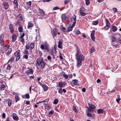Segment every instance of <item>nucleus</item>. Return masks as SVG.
<instances>
[{
  "instance_id": "412c9836",
  "label": "nucleus",
  "mask_w": 121,
  "mask_h": 121,
  "mask_svg": "<svg viewBox=\"0 0 121 121\" xmlns=\"http://www.w3.org/2000/svg\"><path fill=\"white\" fill-rule=\"evenodd\" d=\"M88 111V112H87V115L90 117H94L95 116V115L94 114H93L92 115L91 114V113H90Z\"/></svg>"
},
{
  "instance_id": "680f3d73",
  "label": "nucleus",
  "mask_w": 121,
  "mask_h": 121,
  "mask_svg": "<svg viewBox=\"0 0 121 121\" xmlns=\"http://www.w3.org/2000/svg\"><path fill=\"white\" fill-rule=\"evenodd\" d=\"M5 86L4 85H2L1 86L0 88H1L2 89L5 87Z\"/></svg>"
},
{
  "instance_id": "aec40b11",
  "label": "nucleus",
  "mask_w": 121,
  "mask_h": 121,
  "mask_svg": "<svg viewBox=\"0 0 121 121\" xmlns=\"http://www.w3.org/2000/svg\"><path fill=\"white\" fill-rule=\"evenodd\" d=\"M105 20L106 22V26H108V27H110L111 26V25L109 22L108 21V19H106Z\"/></svg>"
},
{
  "instance_id": "b1692460",
  "label": "nucleus",
  "mask_w": 121,
  "mask_h": 121,
  "mask_svg": "<svg viewBox=\"0 0 121 121\" xmlns=\"http://www.w3.org/2000/svg\"><path fill=\"white\" fill-rule=\"evenodd\" d=\"M73 84L76 85H78V81L77 80L74 79L73 80Z\"/></svg>"
},
{
  "instance_id": "c03bdc74",
  "label": "nucleus",
  "mask_w": 121,
  "mask_h": 121,
  "mask_svg": "<svg viewBox=\"0 0 121 121\" xmlns=\"http://www.w3.org/2000/svg\"><path fill=\"white\" fill-rule=\"evenodd\" d=\"M85 10V9L83 7H82L80 9V12L84 11Z\"/></svg>"
},
{
  "instance_id": "6e6d98bb",
  "label": "nucleus",
  "mask_w": 121,
  "mask_h": 121,
  "mask_svg": "<svg viewBox=\"0 0 121 121\" xmlns=\"http://www.w3.org/2000/svg\"><path fill=\"white\" fill-rule=\"evenodd\" d=\"M98 22L97 21L94 22H93V25H96L98 24Z\"/></svg>"
},
{
  "instance_id": "8fccbe9b",
  "label": "nucleus",
  "mask_w": 121,
  "mask_h": 121,
  "mask_svg": "<svg viewBox=\"0 0 121 121\" xmlns=\"http://www.w3.org/2000/svg\"><path fill=\"white\" fill-rule=\"evenodd\" d=\"M15 99L16 102H17L19 100V99L18 96H16Z\"/></svg>"
},
{
  "instance_id": "6e6552de",
  "label": "nucleus",
  "mask_w": 121,
  "mask_h": 121,
  "mask_svg": "<svg viewBox=\"0 0 121 121\" xmlns=\"http://www.w3.org/2000/svg\"><path fill=\"white\" fill-rule=\"evenodd\" d=\"M41 86L43 87L44 90V91H47L48 89V87L46 85H43L42 84H41Z\"/></svg>"
},
{
  "instance_id": "37998d69",
  "label": "nucleus",
  "mask_w": 121,
  "mask_h": 121,
  "mask_svg": "<svg viewBox=\"0 0 121 121\" xmlns=\"http://www.w3.org/2000/svg\"><path fill=\"white\" fill-rule=\"evenodd\" d=\"M64 77L65 78L67 79L68 78V75L65 74H64L63 75Z\"/></svg>"
},
{
  "instance_id": "dca6fc26",
  "label": "nucleus",
  "mask_w": 121,
  "mask_h": 121,
  "mask_svg": "<svg viewBox=\"0 0 121 121\" xmlns=\"http://www.w3.org/2000/svg\"><path fill=\"white\" fill-rule=\"evenodd\" d=\"M12 37L13 39L12 42H14L17 38V36L16 34H13L12 36Z\"/></svg>"
},
{
  "instance_id": "f257e3e1",
  "label": "nucleus",
  "mask_w": 121,
  "mask_h": 121,
  "mask_svg": "<svg viewBox=\"0 0 121 121\" xmlns=\"http://www.w3.org/2000/svg\"><path fill=\"white\" fill-rule=\"evenodd\" d=\"M76 58L77 60V66L79 67L82 64V61L84 60L85 57L78 49L77 50V53L76 55Z\"/></svg>"
},
{
  "instance_id": "423d86ee",
  "label": "nucleus",
  "mask_w": 121,
  "mask_h": 121,
  "mask_svg": "<svg viewBox=\"0 0 121 121\" xmlns=\"http://www.w3.org/2000/svg\"><path fill=\"white\" fill-rule=\"evenodd\" d=\"M33 73V71L32 69L28 68L25 73L27 75H29L32 74Z\"/></svg>"
},
{
  "instance_id": "09e8293b",
  "label": "nucleus",
  "mask_w": 121,
  "mask_h": 121,
  "mask_svg": "<svg viewBox=\"0 0 121 121\" xmlns=\"http://www.w3.org/2000/svg\"><path fill=\"white\" fill-rule=\"evenodd\" d=\"M116 38L115 37H112V42H115L116 40Z\"/></svg>"
},
{
  "instance_id": "473e14b6",
  "label": "nucleus",
  "mask_w": 121,
  "mask_h": 121,
  "mask_svg": "<svg viewBox=\"0 0 121 121\" xmlns=\"http://www.w3.org/2000/svg\"><path fill=\"white\" fill-rule=\"evenodd\" d=\"M8 105L9 106H10L12 104V101L11 100H9L8 102Z\"/></svg>"
},
{
  "instance_id": "a19ab883",
  "label": "nucleus",
  "mask_w": 121,
  "mask_h": 121,
  "mask_svg": "<svg viewBox=\"0 0 121 121\" xmlns=\"http://www.w3.org/2000/svg\"><path fill=\"white\" fill-rule=\"evenodd\" d=\"M14 3L16 5V6H18V3L17 0H15L14 1Z\"/></svg>"
},
{
  "instance_id": "c756f323",
  "label": "nucleus",
  "mask_w": 121,
  "mask_h": 121,
  "mask_svg": "<svg viewBox=\"0 0 121 121\" xmlns=\"http://www.w3.org/2000/svg\"><path fill=\"white\" fill-rule=\"evenodd\" d=\"M59 87L60 88H61L63 87V83L62 82H59Z\"/></svg>"
},
{
  "instance_id": "f03ea898",
  "label": "nucleus",
  "mask_w": 121,
  "mask_h": 121,
  "mask_svg": "<svg viewBox=\"0 0 121 121\" xmlns=\"http://www.w3.org/2000/svg\"><path fill=\"white\" fill-rule=\"evenodd\" d=\"M36 65L39 66L42 68H44L46 63L42 60L39 58L38 59L36 62Z\"/></svg>"
},
{
  "instance_id": "ea45409f",
  "label": "nucleus",
  "mask_w": 121,
  "mask_h": 121,
  "mask_svg": "<svg viewBox=\"0 0 121 121\" xmlns=\"http://www.w3.org/2000/svg\"><path fill=\"white\" fill-rule=\"evenodd\" d=\"M58 92L60 94H62V91L61 88H59L58 90Z\"/></svg>"
},
{
  "instance_id": "338daca9",
  "label": "nucleus",
  "mask_w": 121,
  "mask_h": 121,
  "mask_svg": "<svg viewBox=\"0 0 121 121\" xmlns=\"http://www.w3.org/2000/svg\"><path fill=\"white\" fill-rule=\"evenodd\" d=\"M25 53L27 55L28 54V52L27 50H25Z\"/></svg>"
},
{
  "instance_id": "bf43d9fd",
  "label": "nucleus",
  "mask_w": 121,
  "mask_h": 121,
  "mask_svg": "<svg viewBox=\"0 0 121 121\" xmlns=\"http://www.w3.org/2000/svg\"><path fill=\"white\" fill-rule=\"evenodd\" d=\"M25 34L23 33L22 34L21 36L20 37V38H23V37L24 36Z\"/></svg>"
},
{
  "instance_id": "774afa93",
  "label": "nucleus",
  "mask_w": 121,
  "mask_h": 121,
  "mask_svg": "<svg viewBox=\"0 0 121 121\" xmlns=\"http://www.w3.org/2000/svg\"><path fill=\"white\" fill-rule=\"evenodd\" d=\"M113 10L115 12H117V9L116 8H114L113 9Z\"/></svg>"
},
{
  "instance_id": "052dcab7",
  "label": "nucleus",
  "mask_w": 121,
  "mask_h": 121,
  "mask_svg": "<svg viewBox=\"0 0 121 121\" xmlns=\"http://www.w3.org/2000/svg\"><path fill=\"white\" fill-rule=\"evenodd\" d=\"M117 41L120 44H121V39L118 38L117 39Z\"/></svg>"
},
{
  "instance_id": "3c124183",
  "label": "nucleus",
  "mask_w": 121,
  "mask_h": 121,
  "mask_svg": "<svg viewBox=\"0 0 121 121\" xmlns=\"http://www.w3.org/2000/svg\"><path fill=\"white\" fill-rule=\"evenodd\" d=\"M76 23V22H74L73 23V24H72V26H71L73 28L74 27Z\"/></svg>"
},
{
  "instance_id": "f8f14e48",
  "label": "nucleus",
  "mask_w": 121,
  "mask_h": 121,
  "mask_svg": "<svg viewBox=\"0 0 121 121\" xmlns=\"http://www.w3.org/2000/svg\"><path fill=\"white\" fill-rule=\"evenodd\" d=\"M13 119L17 121L18 120V117L14 113L13 114Z\"/></svg>"
},
{
  "instance_id": "864d4df0",
  "label": "nucleus",
  "mask_w": 121,
  "mask_h": 121,
  "mask_svg": "<svg viewBox=\"0 0 121 121\" xmlns=\"http://www.w3.org/2000/svg\"><path fill=\"white\" fill-rule=\"evenodd\" d=\"M54 113V111L53 110L50 111L49 112V114H53Z\"/></svg>"
},
{
  "instance_id": "5701e85b",
  "label": "nucleus",
  "mask_w": 121,
  "mask_h": 121,
  "mask_svg": "<svg viewBox=\"0 0 121 121\" xmlns=\"http://www.w3.org/2000/svg\"><path fill=\"white\" fill-rule=\"evenodd\" d=\"M14 60V58L13 57H11L8 60V63H9L10 62L12 63V62Z\"/></svg>"
},
{
  "instance_id": "69168bd1",
  "label": "nucleus",
  "mask_w": 121,
  "mask_h": 121,
  "mask_svg": "<svg viewBox=\"0 0 121 121\" xmlns=\"http://www.w3.org/2000/svg\"><path fill=\"white\" fill-rule=\"evenodd\" d=\"M47 59L49 60H50L51 59V57L50 56H48L47 57Z\"/></svg>"
},
{
  "instance_id": "0eeeda50",
  "label": "nucleus",
  "mask_w": 121,
  "mask_h": 121,
  "mask_svg": "<svg viewBox=\"0 0 121 121\" xmlns=\"http://www.w3.org/2000/svg\"><path fill=\"white\" fill-rule=\"evenodd\" d=\"M39 10L40 11V12L38 13V14L39 15L42 16L45 15V12L43 10L39 8Z\"/></svg>"
},
{
  "instance_id": "58836bf2",
  "label": "nucleus",
  "mask_w": 121,
  "mask_h": 121,
  "mask_svg": "<svg viewBox=\"0 0 121 121\" xmlns=\"http://www.w3.org/2000/svg\"><path fill=\"white\" fill-rule=\"evenodd\" d=\"M19 31L20 32H21L22 30V27H20L18 28Z\"/></svg>"
},
{
  "instance_id": "20e7f679",
  "label": "nucleus",
  "mask_w": 121,
  "mask_h": 121,
  "mask_svg": "<svg viewBox=\"0 0 121 121\" xmlns=\"http://www.w3.org/2000/svg\"><path fill=\"white\" fill-rule=\"evenodd\" d=\"M35 44L34 43H31L30 44L28 43L26 45V48L27 49H30L32 50L33 48L34 47Z\"/></svg>"
},
{
  "instance_id": "72a5a7b5",
  "label": "nucleus",
  "mask_w": 121,
  "mask_h": 121,
  "mask_svg": "<svg viewBox=\"0 0 121 121\" xmlns=\"http://www.w3.org/2000/svg\"><path fill=\"white\" fill-rule=\"evenodd\" d=\"M68 31H71L73 29V27L71 26V27H69L68 28Z\"/></svg>"
},
{
  "instance_id": "c9c22d12",
  "label": "nucleus",
  "mask_w": 121,
  "mask_h": 121,
  "mask_svg": "<svg viewBox=\"0 0 121 121\" xmlns=\"http://www.w3.org/2000/svg\"><path fill=\"white\" fill-rule=\"evenodd\" d=\"M80 13L81 15L83 16H84L86 15V14L83 12H80Z\"/></svg>"
},
{
  "instance_id": "2f4dec72",
  "label": "nucleus",
  "mask_w": 121,
  "mask_h": 121,
  "mask_svg": "<svg viewBox=\"0 0 121 121\" xmlns=\"http://www.w3.org/2000/svg\"><path fill=\"white\" fill-rule=\"evenodd\" d=\"M58 102V100L57 99H55L54 101L53 104H56Z\"/></svg>"
},
{
  "instance_id": "c85d7f7f",
  "label": "nucleus",
  "mask_w": 121,
  "mask_h": 121,
  "mask_svg": "<svg viewBox=\"0 0 121 121\" xmlns=\"http://www.w3.org/2000/svg\"><path fill=\"white\" fill-rule=\"evenodd\" d=\"M90 3V1L89 0H86V4L87 5H88Z\"/></svg>"
},
{
  "instance_id": "f3484780",
  "label": "nucleus",
  "mask_w": 121,
  "mask_h": 121,
  "mask_svg": "<svg viewBox=\"0 0 121 121\" xmlns=\"http://www.w3.org/2000/svg\"><path fill=\"white\" fill-rule=\"evenodd\" d=\"M97 113L99 114L103 113L104 111L103 109H98L97 111Z\"/></svg>"
},
{
  "instance_id": "a211bd4d",
  "label": "nucleus",
  "mask_w": 121,
  "mask_h": 121,
  "mask_svg": "<svg viewBox=\"0 0 121 121\" xmlns=\"http://www.w3.org/2000/svg\"><path fill=\"white\" fill-rule=\"evenodd\" d=\"M6 54L7 55L10 54L12 52V50L11 49H8L5 50Z\"/></svg>"
},
{
  "instance_id": "7c9ffc66",
  "label": "nucleus",
  "mask_w": 121,
  "mask_h": 121,
  "mask_svg": "<svg viewBox=\"0 0 121 121\" xmlns=\"http://www.w3.org/2000/svg\"><path fill=\"white\" fill-rule=\"evenodd\" d=\"M3 47H4L5 50H7V49H10L9 48V46L8 45H6L5 46H4Z\"/></svg>"
},
{
  "instance_id": "ddd939ff",
  "label": "nucleus",
  "mask_w": 121,
  "mask_h": 121,
  "mask_svg": "<svg viewBox=\"0 0 121 121\" xmlns=\"http://www.w3.org/2000/svg\"><path fill=\"white\" fill-rule=\"evenodd\" d=\"M89 106L90 107V108L88 110V111H92V109H91V108L95 109V106L91 104H90L89 105Z\"/></svg>"
},
{
  "instance_id": "39448f33",
  "label": "nucleus",
  "mask_w": 121,
  "mask_h": 121,
  "mask_svg": "<svg viewBox=\"0 0 121 121\" xmlns=\"http://www.w3.org/2000/svg\"><path fill=\"white\" fill-rule=\"evenodd\" d=\"M20 51L18 50L14 53V54L16 57V60L17 61L20 58Z\"/></svg>"
},
{
  "instance_id": "f704fd0d",
  "label": "nucleus",
  "mask_w": 121,
  "mask_h": 121,
  "mask_svg": "<svg viewBox=\"0 0 121 121\" xmlns=\"http://www.w3.org/2000/svg\"><path fill=\"white\" fill-rule=\"evenodd\" d=\"M95 51V49L93 47H92L91 49V53H92Z\"/></svg>"
},
{
  "instance_id": "603ef678",
  "label": "nucleus",
  "mask_w": 121,
  "mask_h": 121,
  "mask_svg": "<svg viewBox=\"0 0 121 121\" xmlns=\"http://www.w3.org/2000/svg\"><path fill=\"white\" fill-rule=\"evenodd\" d=\"M70 0H65V4L68 3L69 1Z\"/></svg>"
},
{
  "instance_id": "e2e57ef3",
  "label": "nucleus",
  "mask_w": 121,
  "mask_h": 121,
  "mask_svg": "<svg viewBox=\"0 0 121 121\" xmlns=\"http://www.w3.org/2000/svg\"><path fill=\"white\" fill-rule=\"evenodd\" d=\"M59 9V8L57 7H55L53 8V10H56V9Z\"/></svg>"
},
{
  "instance_id": "393cba45",
  "label": "nucleus",
  "mask_w": 121,
  "mask_h": 121,
  "mask_svg": "<svg viewBox=\"0 0 121 121\" xmlns=\"http://www.w3.org/2000/svg\"><path fill=\"white\" fill-rule=\"evenodd\" d=\"M0 43L1 45H3L4 44V42L3 39H0Z\"/></svg>"
},
{
  "instance_id": "2eb2a0df",
  "label": "nucleus",
  "mask_w": 121,
  "mask_h": 121,
  "mask_svg": "<svg viewBox=\"0 0 121 121\" xmlns=\"http://www.w3.org/2000/svg\"><path fill=\"white\" fill-rule=\"evenodd\" d=\"M58 31L56 29H55L52 30V33L53 36L56 35Z\"/></svg>"
},
{
  "instance_id": "79ce46f5",
  "label": "nucleus",
  "mask_w": 121,
  "mask_h": 121,
  "mask_svg": "<svg viewBox=\"0 0 121 121\" xmlns=\"http://www.w3.org/2000/svg\"><path fill=\"white\" fill-rule=\"evenodd\" d=\"M76 35H78L80 33V32L79 31L77 30L74 31Z\"/></svg>"
},
{
  "instance_id": "a18cd8bd",
  "label": "nucleus",
  "mask_w": 121,
  "mask_h": 121,
  "mask_svg": "<svg viewBox=\"0 0 121 121\" xmlns=\"http://www.w3.org/2000/svg\"><path fill=\"white\" fill-rule=\"evenodd\" d=\"M61 30L64 32H65L66 29L64 27H62L61 28Z\"/></svg>"
},
{
  "instance_id": "9b49d317",
  "label": "nucleus",
  "mask_w": 121,
  "mask_h": 121,
  "mask_svg": "<svg viewBox=\"0 0 121 121\" xmlns=\"http://www.w3.org/2000/svg\"><path fill=\"white\" fill-rule=\"evenodd\" d=\"M33 26V24L32 23H29L28 24L27 28L28 29L31 30V28Z\"/></svg>"
},
{
  "instance_id": "9d476101",
  "label": "nucleus",
  "mask_w": 121,
  "mask_h": 121,
  "mask_svg": "<svg viewBox=\"0 0 121 121\" xmlns=\"http://www.w3.org/2000/svg\"><path fill=\"white\" fill-rule=\"evenodd\" d=\"M63 42L62 41L60 40L58 42V47L59 48H62V45Z\"/></svg>"
},
{
  "instance_id": "a878e982",
  "label": "nucleus",
  "mask_w": 121,
  "mask_h": 121,
  "mask_svg": "<svg viewBox=\"0 0 121 121\" xmlns=\"http://www.w3.org/2000/svg\"><path fill=\"white\" fill-rule=\"evenodd\" d=\"M45 108L48 110H49L50 109V106L47 104H45Z\"/></svg>"
},
{
  "instance_id": "6ab92c4d",
  "label": "nucleus",
  "mask_w": 121,
  "mask_h": 121,
  "mask_svg": "<svg viewBox=\"0 0 121 121\" xmlns=\"http://www.w3.org/2000/svg\"><path fill=\"white\" fill-rule=\"evenodd\" d=\"M111 29L113 32H116L117 30V28L115 26H114L111 27Z\"/></svg>"
},
{
  "instance_id": "e433bc0d",
  "label": "nucleus",
  "mask_w": 121,
  "mask_h": 121,
  "mask_svg": "<svg viewBox=\"0 0 121 121\" xmlns=\"http://www.w3.org/2000/svg\"><path fill=\"white\" fill-rule=\"evenodd\" d=\"M20 42L22 43H24V38H20Z\"/></svg>"
},
{
  "instance_id": "4468645a",
  "label": "nucleus",
  "mask_w": 121,
  "mask_h": 121,
  "mask_svg": "<svg viewBox=\"0 0 121 121\" xmlns=\"http://www.w3.org/2000/svg\"><path fill=\"white\" fill-rule=\"evenodd\" d=\"M3 4L4 6V7H3L5 9H6L8 8L9 5L7 3L4 2L3 3Z\"/></svg>"
},
{
  "instance_id": "bb28decb",
  "label": "nucleus",
  "mask_w": 121,
  "mask_h": 121,
  "mask_svg": "<svg viewBox=\"0 0 121 121\" xmlns=\"http://www.w3.org/2000/svg\"><path fill=\"white\" fill-rule=\"evenodd\" d=\"M73 19L74 22H76V16L75 15L73 14Z\"/></svg>"
},
{
  "instance_id": "0e129e2a",
  "label": "nucleus",
  "mask_w": 121,
  "mask_h": 121,
  "mask_svg": "<svg viewBox=\"0 0 121 121\" xmlns=\"http://www.w3.org/2000/svg\"><path fill=\"white\" fill-rule=\"evenodd\" d=\"M2 117L4 118L5 117V114L4 113H3L2 114Z\"/></svg>"
},
{
  "instance_id": "13d9d810",
  "label": "nucleus",
  "mask_w": 121,
  "mask_h": 121,
  "mask_svg": "<svg viewBox=\"0 0 121 121\" xmlns=\"http://www.w3.org/2000/svg\"><path fill=\"white\" fill-rule=\"evenodd\" d=\"M9 28L10 29H13L12 25L11 24H10L9 25Z\"/></svg>"
},
{
  "instance_id": "4be33fe9",
  "label": "nucleus",
  "mask_w": 121,
  "mask_h": 121,
  "mask_svg": "<svg viewBox=\"0 0 121 121\" xmlns=\"http://www.w3.org/2000/svg\"><path fill=\"white\" fill-rule=\"evenodd\" d=\"M94 32H92L91 34V36L92 40H94L95 39V37L94 36Z\"/></svg>"
},
{
  "instance_id": "de8ad7c7",
  "label": "nucleus",
  "mask_w": 121,
  "mask_h": 121,
  "mask_svg": "<svg viewBox=\"0 0 121 121\" xmlns=\"http://www.w3.org/2000/svg\"><path fill=\"white\" fill-rule=\"evenodd\" d=\"M23 58L25 59H27L28 58V56L27 55H24Z\"/></svg>"
},
{
  "instance_id": "4c0bfd02",
  "label": "nucleus",
  "mask_w": 121,
  "mask_h": 121,
  "mask_svg": "<svg viewBox=\"0 0 121 121\" xmlns=\"http://www.w3.org/2000/svg\"><path fill=\"white\" fill-rule=\"evenodd\" d=\"M11 68V66L9 64H8V65L6 69L7 70H9Z\"/></svg>"
},
{
  "instance_id": "cd10ccee",
  "label": "nucleus",
  "mask_w": 121,
  "mask_h": 121,
  "mask_svg": "<svg viewBox=\"0 0 121 121\" xmlns=\"http://www.w3.org/2000/svg\"><path fill=\"white\" fill-rule=\"evenodd\" d=\"M31 2L30 1L28 2L27 3V5L28 6V7H30L31 6Z\"/></svg>"
},
{
  "instance_id": "7ed1b4c3",
  "label": "nucleus",
  "mask_w": 121,
  "mask_h": 121,
  "mask_svg": "<svg viewBox=\"0 0 121 121\" xmlns=\"http://www.w3.org/2000/svg\"><path fill=\"white\" fill-rule=\"evenodd\" d=\"M40 48L43 50L45 49L48 51L49 48V46L47 43L46 42H45L43 44H41L40 46Z\"/></svg>"
},
{
  "instance_id": "5fc2aeb1",
  "label": "nucleus",
  "mask_w": 121,
  "mask_h": 121,
  "mask_svg": "<svg viewBox=\"0 0 121 121\" xmlns=\"http://www.w3.org/2000/svg\"><path fill=\"white\" fill-rule=\"evenodd\" d=\"M18 17L20 18V19H22V15L21 14H19L18 16Z\"/></svg>"
},
{
  "instance_id": "4d7b16f0",
  "label": "nucleus",
  "mask_w": 121,
  "mask_h": 121,
  "mask_svg": "<svg viewBox=\"0 0 121 121\" xmlns=\"http://www.w3.org/2000/svg\"><path fill=\"white\" fill-rule=\"evenodd\" d=\"M26 98L27 99L29 98L30 97L29 94H26Z\"/></svg>"
},
{
  "instance_id": "1a4fd4ad",
  "label": "nucleus",
  "mask_w": 121,
  "mask_h": 121,
  "mask_svg": "<svg viewBox=\"0 0 121 121\" xmlns=\"http://www.w3.org/2000/svg\"><path fill=\"white\" fill-rule=\"evenodd\" d=\"M68 19L69 17L68 16H66L65 15H63L62 16V19L63 21L67 20Z\"/></svg>"
},
{
  "instance_id": "49530a36",
  "label": "nucleus",
  "mask_w": 121,
  "mask_h": 121,
  "mask_svg": "<svg viewBox=\"0 0 121 121\" xmlns=\"http://www.w3.org/2000/svg\"><path fill=\"white\" fill-rule=\"evenodd\" d=\"M73 111H74L76 113H77L78 112L77 108L75 107H73Z\"/></svg>"
}]
</instances>
